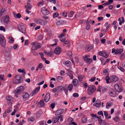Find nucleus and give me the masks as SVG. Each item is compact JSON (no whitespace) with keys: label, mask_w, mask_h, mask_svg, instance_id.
<instances>
[{"label":"nucleus","mask_w":125,"mask_h":125,"mask_svg":"<svg viewBox=\"0 0 125 125\" xmlns=\"http://www.w3.org/2000/svg\"><path fill=\"white\" fill-rule=\"evenodd\" d=\"M22 77L19 75H17L13 81V83L15 84H18L22 82Z\"/></svg>","instance_id":"obj_1"},{"label":"nucleus","mask_w":125,"mask_h":125,"mask_svg":"<svg viewBox=\"0 0 125 125\" xmlns=\"http://www.w3.org/2000/svg\"><path fill=\"white\" fill-rule=\"evenodd\" d=\"M34 21L36 23L42 26L45 25L47 23L46 20L40 18L35 19Z\"/></svg>","instance_id":"obj_2"},{"label":"nucleus","mask_w":125,"mask_h":125,"mask_svg":"<svg viewBox=\"0 0 125 125\" xmlns=\"http://www.w3.org/2000/svg\"><path fill=\"white\" fill-rule=\"evenodd\" d=\"M95 87L94 85L89 86L88 88V94L89 95L92 94L95 91Z\"/></svg>","instance_id":"obj_3"},{"label":"nucleus","mask_w":125,"mask_h":125,"mask_svg":"<svg viewBox=\"0 0 125 125\" xmlns=\"http://www.w3.org/2000/svg\"><path fill=\"white\" fill-rule=\"evenodd\" d=\"M31 45H32L31 48L32 50H35L41 47V44L38 43L32 42L31 43Z\"/></svg>","instance_id":"obj_4"},{"label":"nucleus","mask_w":125,"mask_h":125,"mask_svg":"<svg viewBox=\"0 0 125 125\" xmlns=\"http://www.w3.org/2000/svg\"><path fill=\"white\" fill-rule=\"evenodd\" d=\"M0 44L3 47H4L6 45V41L4 37L0 35Z\"/></svg>","instance_id":"obj_5"},{"label":"nucleus","mask_w":125,"mask_h":125,"mask_svg":"<svg viewBox=\"0 0 125 125\" xmlns=\"http://www.w3.org/2000/svg\"><path fill=\"white\" fill-rule=\"evenodd\" d=\"M41 12L43 14L45 15H48L49 14V11L47 9L44 7H42L41 8Z\"/></svg>","instance_id":"obj_6"},{"label":"nucleus","mask_w":125,"mask_h":125,"mask_svg":"<svg viewBox=\"0 0 125 125\" xmlns=\"http://www.w3.org/2000/svg\"><path fill=\"white\" fill-rule=\"evenodd\" d=\"M90 55H85L84 57V61L86 63L88 64H90L92 61V60L90 58Z\"/></svg>","instance_id":"obj_7"},{"label":"nucleus","mask_w":125,"mask_h":125,"mask_svg":"<svg viewBox=\"0 0 125 125\" xmlns=\"http://www.w3.org/2000/svg\"><path fill=\"white\" fill-rule=\"evenodd\" d=\"M114 87L115 89L118 92L120 93L122 91L123 89L121 86L117 83L114 85Z\"/></svg>","instance_id":"obj_8"},{"label":"nucleus","mask_w":125,"mask_h":125,"mask_svg":"<svg viewBox=\"0 0 125 125\" xmlns=\"http://www.w3.org/2000/svg\"><path fill=\"white\" fill-rule=\"evenodd\" d=\"M6 99L8 101L9 105H11L13 101V98L10 95H8L6 97Z\"/></svg>","instance_id":"obj_9"},{"label":"nucleus","mask_w":125,"mask_h":125,"mask_svg":"<svg viewBox=\"0 0 125 125\" xmlns=\"http://www.w3.org/2000/svg\"><path fill=\"white\" fill-rule=\"evenodd\" d=\"M109 94L110 96L113 97H115L116 95L115 91L112 89L110 90L109 92Z\"/></svg>","instance_id":"obj_10"},{"label":"nucleus","mask_w":125,"mask_h":125,"mask_svg":"<svg viewBox=\"0 0 125 125\" xmlns=\"http://www.w3.org/2000/svg\"><path fill=\"white\" fill-rule=\"evenodd\" d=\"M40 89V87L39 86L32 91L30 94V96H32L36 94Z\"/></svg>","instance_id":"obj_11"},{"label":"nucleus","mask_w":125,"mask_h":125,"mask_svg":"<svg viewBox=\"0 0 125 125\" xmlns=\"http://www.w3.org/2000/svg\"><path fill=\"white\" fill-rule=\"evenodd\" d=\"M24 89V87L23 86H21L16 90L15 92V94H18L21 92Z\"/></svg>","instance_id":"obj_12"},{"label":"nucleus","mask_w":125,"mask_h":125,"mask_svg":"<svg viewBox=\"0 0 125 125\" xmlns=\"http://www.w3.org/2000/svg\"><path fill=\"white\" fill-rule=\"evenodd\" d=\"M18 30L19 31L23 33H25V28L24 26L23 25H19L18 27Z\"/></svg>","instance_id":"obj_13"},{"label":"nucleus","mask_w":125,"mask_h":125,"mask_svg":"<svg viewBox=\"0 0 125 125\" xmlns=\"http://www.w3.org/2000/svg\"><path fill=\"white\" fill-rule=\"evenodd\" d=\"M99 54L100 55L104 57L105 58H107L109 55L107 53L104 51H100Z\"/></svg>","instance_id":"obj_14"},{"label":"nucleus","mask_w":125,"mask_h":125,"mask_svg":"<svg viewBox=\"0 0 125 125\" xmlns=\"http://www.w3.org/2000/svg\"><path fill=\"white\" fill-rule=\"evenodd\" d=\"M93 47V46L92 44L88 45H86L85 47V51L86 52H88Z\"/></svg>","instance_id":"obj_15"},{"label":"nucleus","mask_w":125,"mask_h":125,"mask_svg":"<svg viewBox=\"0 0 125 125\" xmlns=\"http://www.w3.org/2000/svg\"><path fill=\"white\" fill-rule=\"evenodd\" d=\"M111 78V82H115L118 80V77L115 75L112 76Z\"/></svg>","instance_id":"obj_16"},{"label":"nucleus","mask_w":125,"mask_h":125,"mask_svg":"<svg viewBox=\"0 0 125 125\" xmlns=\"http://www.w3.org/2000/svg\"><path fill=\"white\" fill-rule=\"evenodd\" d=\"M3 21L5 24H7L9 21V17L8 16H6L3 18Z\"/></svg>","instance_id":"obj_17"},{"label":"nucleus","mask_w":125,"mask_h":125,"mask_svg":"<svg viewBox=\"0 0 125 125\" xmlns=\"http://www.w3.org/2000/svg\"><path fill=\"white\" fill-rule=\"evenodd\" d=\"M64 111V109H60L57 110L55 113L56 115H58L62 114Z\"/></svg>","instance_id":"obj_18"},{"label":"nucleus","mask_w":125,"mask_h":125,"mask_svg":"<svg viewBox=\"0 0 125 125\" xmlns=\"http://www.w3.org/2000/svg\"><path fill=\"white\" fill-rule=\"evenodd\" d=\"M29 93L27 92H24L23 93V97L24 99L27 100L29 98Z\"/></svg>","instance_id":"obj_19"},{"label":"nucleus","mask_w":125,"mask_h":125,"mask_svg":"<svg viewBox=\"0 0 125 125\" xmlns=\"http://www.w3.org/2000/svg\"><path fill=\"white\" fill-rule=\"evenodd\" d=\"M50 98V94L49 93H47L46 94L44 98V101L46 102H48Z\"/></svg>","instance_id":"obj_20"},{"label":"nucleus","mask_w":125,"mask_h":125,"mask_svg":"<svg viewBox=\"0 0 125 125\" xmlns=\"http://www.w3.org/2000/svg\"><path fill=\"white\" fill-rule=\"evenodd\" d=\"M99 123L100 125H103L105 124V121L104 120H102L101 117L99 116V117L98 119Z\"/></svg>","instance_id":"obj_21"},{"label":"nucleus","mask_w":125,"mask_h":125,"mask_svg":"<svg viewBox=\"0 0 125 125\" xmlns=\"http://www.w3.org/2000/svg\"><path fill=\"white\" fill-rule=\"evenodd\" d=\"M61 48L59 47H56L55 49L54 53L56 54H59L61 51Z\"/></svg>","instance_id":"obj_22"},{"label":"nucleus","mask_w":125,"mask_h":125,"mask_svg":"<svg viewBox=\"0 0 125 125\" xmlns=\"http://www.w3.org/2000/svg\"><path fill=\"white\" fill-rule=\"evenodd\" d=\"M123 50L122 49H117L116 50L115 54H120L123 52Z\"/></svg>","instance_id":"obj_23"},{"label":"nucleus","mask_w":125,"mask_h":125,"mask_svg":"<svg viewBox=\"0 0 125 125\" xmlns=\"http://www.w3.org/2000/svg\"><path fill=\"white\" fill-rule=\"evenodd\" d=\"M73 83L74 85L76 86L78 83V81L77 79H74L73 80Z\"/></svg>","instance_id":"obj_24"},{"label":"nucleus","mask_w":125,"mask_h":125,"mask_svg":"<svg viewBox=\"0 0 125 125\" xmlns=\"http://www.w3.org/2000/svg\"><path fill=\"white\" fill-rule=\"evenodd\" d=\"M112 103L111 102H109L106 104V108L107 109H109L110 108L112 104Z\"/></svg>","instance_id":"obj_25"},{"label":"nucleus","mask_w":125,"mask_h":125,"mask_svg":"<svg viewBox=\"0 0 125 125\" xmlns=\"http://www.w3.org/2000/svg\"><path fill=\"white\" fill-rule=\"evenodd\" d=\"M121 20L122 21L120 18H119L118 19V21H119V24L120 25H121L122 23H124L125 22L124 18L123 17H121Z\"/></svg>","instance_id":"obj_26"},{"label":"nucleus","mask_w":125,"mask_h":125,"mask_svg":"<svg viewBox=\"0 0 125 125\" xmlns=\"http://www.w3.org/2000/svg\"><path fill=\"white\" fill-rule=\"evenodd\" d=\"M27 5H25L24 7L27 9L30 10L31 8V5L29 3H27Z\"/></svg>","instance_id":"obj_27"},{"label":"nucleus","mask_w":125,"mask_h":125,"mask_svg":"<svg viewBox=\"0 0 125 125\" xmlns=\"http://www.w3.org/2000/svg\"><path fill=\"white\" fill-rule=\"evenodd\" d=\"M57 92H60L62 91L64 87L62 86H60L57 87Z\"/></svg>","instance_id":"obj_28"},{"label":"nucleus","mask_w":125,"mask_h":125,"mask_svg":"<svg viewBox=\"0 0 125 125\" xmlns=\"http://www.w3.org/2000/svg\"><path fill=\"white\" fill-rule=\"evenodd\" d=\"M34 120V118L33 116H31L28 118V120L29 123L33 122Z\"/></svg>","instance_id":"obj_29"},{"label":"nucleus","mask_w":125,"mask_h":125,"mask_svg":"<svg viewBox=\"0 0 125 125\" xmlns=\"http://www.w3.org/2000/svg\"><path fill=\"white\" fill-rule=\"evenodd\" d=\"M59 120V116H57L54 117L53 118V123H55L58 121Z\"/></svg>","instance_id":"obj_30"},{"label":"nucleus","mask_w":125,"mask_h":125,"mask_svg":"<svg viewBox=\"0 0 125 125\" xmlns=\"http://www.w3.org/2000/svg\"><path fill=\"white\" fill-rule=\"evenodd\" d=\"M88 20L89 19H88L86 22V28L87 30H89L90 28V25L89 23V21H88Z\"/></svg>","instance_id":"obj_31"},{"label":"nucleus","mask_w":125,"mask_h":125,"mask_svg":"<svg viewBox=\"0 0 125 125\" xmlns=\"http://www.w3.org/2000/svg\"><path fill=\"white\" fill-rule=\"evenodd\" d=\"M63 63L66 66H69L70 65L71 63L70 61H65L64 63L63 62Z\"/></svg>","instance_id":"obj_32"},{"label":"nucleus","mask_w":125,"mask_h":125,"mask_svg":"<svg viewBox=\"0 0 125 125\" xmlns=\"http://www.w3.org/2000/svg\"><path fill=\"white\" fill-rule=\"evenodd\" d=\"M84 77V75H78V77L79 81H81Z\"/></svg>","instance_id":"obj_33"},{"label":"nucleus","mask_w":125,"mask_h":125,"mask_svg":"<svg viewBox=\"0 0 125 125\" xmlns=\"http://www.w3.org/2000/svg\"><path fill=\"white\" fill-rule=\"evenodd\" d=\"M74 13V12L73 11H71L68 13V16L70 18H71L73 16Z\"/></svg>","instance_id":"obj_34"},{"label":"nucleus","mask_w":125,"mask_h":125,"mask_svg":"<svg viewBox=\"0 0 125 125\" xmlns=\"http://www.w3.org/2000/svg\"><path fill=\"white\" fill-rule=\"evenodd\" d=\"M18 71L20 73H25L26 72L25 70L24 69H18Z\"/></svg>","instance_id":"obj_35"},{"label":"nucleus","mask_w":125,"mask_h":125,"mask_svg":"<svg viewBox=\"0 0 125 125\" xmlns=\"http://www.w3.org/2000/svg\"><path fill=\"white\" fill-rule=\"evenodd\" d=\"M39 104L40 106L44 107V101L43 100H41L39 102Z\"/></svg>","instance_id":"obj_36"},{"label":"nucleus","mask_w":125,"mask_h":125,"mask_svg":"<svg viewBox=\"0 0 125 125\" xmlns=\"http://www.w3.org/2000/svg\"><path fill=\"white\" fill-rule=\"evenodd\" d=\"M63 22V21L62 20H60L56 22V24L57 25H60L62 24Z\"/></svg>","instance_id":"obj_37"},{"label":"nucleus","mask_w":125,"mask_h":125,"mask_svg":"<svg viewBox=\"0 0 125 125\" xmlns=\"http://www.w3.org/2000/svg\"><path fill=\"white\" fill-rule=\"evenodd\" d=\"M59 15V13L58 12H57L53 13L52 14L53 17V18L57 17Z\"/></svg>","instance_id":"obj_38"},{"label":"nucleus","mask_w":125,"mask_h":125,"mask_svg":"<svg viewBox=\"0 0 125 125\" xmlns=\"http://www.w3.org/2000/svg\"><path fill=\"white\" fill-rule=\"evenodd\" d=\"M82 122L84 123H85L87 121V118L85 117H83L82 118Z\"/></svg>","instance_id":"obj_39"},{"label":"nucleus","mask_w":125,"mask_h":125,"mask_svg":"<svg viewBox=\"0 0 125 125\" xmlns=\"http://www.w3.org/2000/svg\"><path fill=\"white\" fill-rule=\"evenodd\" d=\"M59 37H60V40L62 42H64L65 40V36H62V37L59 36Z\"/></svg>","instance_id":"obj_40"},{"label":"nucleus","mask_w":125,"mask_h":125,"mask_svg":"<svg viewBox=\"0 0 125 125\" xmlns=\"http://www.w3.org/2000/svg\"><path fill=\"white\" fill-rule=\"evenodd\" d=\"M110 78L109 77V76L107 75V76L105 78V79L106 81V83H109V80L110 79Z\"/></svg>","instance_id":"obj_41"},{"label":"nucleus","mask_w":125,"mask_h":125,"mask_svg":"<svg viewBox=\"0 0 125 125\" xmlns=\"http://www.w3.org/2000/svg\"><path fill=\"white\" fill-rule=\"evenodd\" d=\"M63 79V77L61 76H59L56 78V79L57 81L58 82L62 81Z\"/></svg>","instance_id":"obj_42"},{"label":"nucleus","mask_w":125,"mask_h":125,"mask_svg":"<svg viewBox=\"0 0 125 125\" xmlns=\"http://www.w3.org/2000/svg\"><path fill=\"white\" fill-rule=\"evenodd\" d=\"M10 40L9 41V42L10 43H12L14 41V39L12 37H10L9 38Z\"/></svg>","instance_id":"obj_43"},{"label":"nucleus","mask_w":125,"mask_h":125,"mask_svg":"<svg viewBox=\"0 0 125 125\" xmlns=\"http://www.w3.org/2000/svg\"><path fill=\"white\" fill-rule=\"evenodd\" d=\"M73 88V85L72 84H69L68 86V88L69 90L71 91L72 90Z\"/></svg>","instance_id":"obj_44"},{"label":"nucleus","mask_w":125,"mask_h":125,"mask_svg":"<svg viewBox=\"0 0 125 125\" xmlns=\"http://www.w3.org/2000/svg\"><path fill=\"white\" fill-rule=\"evenodd\" d=\"M67 74L70 76V78L71 79H72L73 78V76L72 74L68 73H67Z\"/></svg>","instance_id":"obj_45"},{"label":"nucleus","mask_w":125,"mask_h":125,"mask_svg":"<svg viewBox=\"0 0 125 125\" xmlns=\"http://www.w3.org/2000/svg\"><path fill=\"white\" fill-rule=\"evenodd\" d=\"M83 85L85 88H86L88 86L87 83L84 82L83 83Z\"/></svg>","instance_id":"obj_46"},{"label":"nucleus","mask_w":125,"mask_h":125,"mask_svg":"<svg viewBox=\"0 0 125 125\" xmlns=\"http://www.w3.org/2000/svg\"><path fill=\"white\" fill-rule=\"evenodd\" d=\"M104 115L106 118L108 119V114L107 112L106 111L104 112Z\"/></svg>","instance_id":"obj_47"},{"label":"nucleus","mask_w":125,"mask_h":125,"mask_svg":"<svg viewBox=\"0 0 125 125\" xmlns=\"http://www.w3.org/2000/svg\"><path fill=\"white\" fill-rule=\"evenodd\" d=\"M4 74L0 75V80L1 81H4Z\"/></svg>","instance_id":"obj_48"},{"label":"nucleus","mask_w":125,"mask_h":125,"mask_svg":"<svg viewBox=\"0 0 125 125\" xmlns=\"http://www.w3.org/2000/svg\"><path fill=\"white\" fill-rule=\"evenodd\" d=\"M101 105V104L95 103V104H93V105L94 106H96L97 107L99 108L100 107Z\"/></svg>","instance_id":"obj_49"},{"label":"nucleus","mask_w":125,"mask_h":125,"mask_svg":"<svg viewBox=\"0 0 125 125\" xmlns=\"http://www.w3.org/2000/svg\"><path fill=\"white\" fill-rule=\"evenodd\" d=\"M119 119V117L118 116H116L114 118V121H115L117 122L118 121Z\"/></svg>","instance_id":"obj_50"},{"label":"nucleus","mask_w":125,"mask_h":125,"mask_svg":"<svg viewBox=\"0 0 125 125\" xmlns=\"http://www.w3.org/2000/svg\"><path fill=\"white\" fill-rule=\"evenodd\" d=\"M59 120L60 119V122H62L63 120V116L62 115H61L58 116Z\"/></svg>","instance_id":"obj_51"},{"label":"nucleus","mask_w":125,"mask_h":125,"mask_svg":"<svg viewBox=\"0 0 125 125\" xmlns=\"http://www.w3.org/2000/svg\"><path fill=\"white\" fill-rule=\"evenodd\" d=\"M118 68L122 72H124L125 71L124 69L123 68L120 66H118Z\"/></svg>","instance_id":"obj_52"},{"label":"nucleus","mask_w":125,"mask_h":125,"mask_svg":"<svg viewBox=\"0 0 125 125\" xmlns=\"http://www.w3.org/2000/svg\"><path fill=\"white\" fill-rule=\"evenodd\" d=\"M44 4V2L43 1H41L39 2L38 4V7L40 6L41 5L42 6Z\"/></svg>","instance_id":"obj_53"},{"label":"nucleus","mask_w":125,"mask_h":125,"mask_svg":"<svg viewBox=\"0 0 125 125\" xmlns=\"http://www.w3.org/2000/svg\"><path fill=\"white\" fill-rule=\"evenodd\" d=\"M0 30L4 32L5 31V28L2 26H1L0 27Z\"/></svg>","instance_id":"obj_54"},{"label":"nucleus","mask_w":125,"mask_h":125,"mask_svg":"<svg viewBox=\"0 0 125 125\" xmlns=\"http://www.w3.org/2000/svg\"><path fill=\"white\" fill-rule=\"evenodd\" d=\"M79 95L77 93H74L73 94V96L74 97H78L79 96Z\"/></svg>","instance_id":"obj_55"},{"label":"nucleus","mask_w":125,"mask_h":125,"mask_svg":"<svg viewBox=\"0 0 125 125\" xmlns=\"http://www.w3.org/2000/svg\"><path fill=\"white\" fill-rule=\"evenodd\" d=\"M43 66V65L41 63L39 64L38 65L37 67L39 69H41L42 68Z\"/></svg>","instance_id":"obj_56"},{"label":"nucleus","mask_w":125,"mask_h":125,"mask_svg":"<svg viewBox=\"0 0 125 125\" xmlns=\"http://www.w3.org/2000/svg\"><path fill=\"white\" fill-rule=\"evenodd\" d=\"M99 41L97 39H95L94 42V43L96 45H97Z\"/></svg>","instance_id":"obj_57"},{"label":"nucleus","mask_w":125,"mask_h":125,"mask_svg":"<svg viewBox=\"0 0 125 125\" xmlns=\"http://www.w3.org/2000/svg\"><path fill=\"white\" fill-rule=\"evenodd\" d=\"M91 115L92 117L95 118H96L98 119L99 117V116H97L96 115L94 114H91Z\"/></svg>","instance_id":"obj_58"},{"label":"nucleus","mask_w":125,"mask_h":125,"mask_svg":"<svg viewBox=\"0 0 125 125\" xmlns=\"http://www.w3.org/2000/svg\"><path fill=\"white\" fill-rule=\"evenodd\" d=\"M67 55L71 57L72 55V52L71 51H69L67 53Z\"/></svg>","instance_id":"obj_59"},{"label":"nucleus","mask_w":125,"mask_h":125,"mask_svg":"<svg viewBox=\"0 0 125 125\" xmlns=\"http://www.w3.org/2000/svg\"><path fill=\"white\" fill-rule=\"evenodd\" d=\"M102 86H99L98 87L97 89V91H99L100 92L101 91V90H102Z\"/></svg>","instance_id":"obj_60"},{"label":"nucleus","mask_w":125,"mask_h":125,"mask_svg":"<svg viewBox=\"0 0 125 125\" xmlns=\"http://www.w3.org/2000/svg\"><path fill=\"white\" fill-rule=\"evenodd\" d=\"M108 71L109 70L108 69H105L104 71L103 72L105 75H106L108 73Z\"/></svg>","instance_id":"obj_61"},{"label":"nucleus","mask_w":125,"mask_h":125,"mask_svg":"<svg viewBox=\"0 0 125 125\" xmlns=\"http://www.w3.org/2000/svg\"><path fill=\"white\" fill-rule=\"evenodd\" d=\"M73 121V119L69 117L67 121L69 122H71Z\"/></svg>","instance_id":"obj_62"},{"label":"nucleus","mask_w":125,"mask_h":125,"mask_svg":"<svg viewBox=\"0 0 125 125\" xmlns=\"http://www.w3.org/2000/svg\"><path fill=\"white\" fill-rule=\"evenodd\" d=\"M4 10L3 9H2L0 10V16H1L4 13Z\"/></svg>","instance_id":"obj_63"},{"label":"nucleus","mask_w":125,"mask_h":125,"mask_svg":"<svg viewBox=\"0 0 125 125\" xmlns=\"http://www.w3.org/2000/svg\"><path fill=\"white\" fill-rule=\"evenodd\" d=\"M67 13L65 11H64L62 13L63 16L64 17L67 16Z\"/></svg>","instance_id":"obj_64"}]
</instances>
